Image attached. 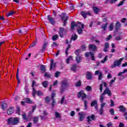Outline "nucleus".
Wrapping results in <instances>:
<instances>
[{"instance_id": "nucleus-1", "label": "nucleus", "mask_w": 127, "mask_h": 127, "mask_svg": "<svg viewBox=\"0 0 127 127\" xmlns=\"http://www.w3.org/2000/svg\"><path fill=\"white\" fill-rule=\"evenodd\" d=\"M77 26L78 28L77 30V32L79 34H81L83 33V28H84V24L81 23L80 22H77V23L74 22H71V29L73 30L74 28Z\"/></svg>"}, {"instance_id": "nucleus-2", "label": "nucleus", "mask_w": 127, "mask_h": 127, "mask_svg": "<svg viewBox=\"0 0 127 127\" xmlns=\"http://www.w3.org/2000/svg\"><path fill=\"white\" fill-rule=\"evenodd\" d=\"M77 98H81V100L83 101L84 104V109L87 110V101L86 100H85V99L87 98V95H86V94L84 93V91H81L78 92L77 94Z\"/></svg>"}, {"instance_id": "nucleus-3", "label": "nucleus", "mask_w": 127, "mask_h": 127, "mask_svg": "<svg viewBox=\"0 0 127 127\" xmlns=\"http://www.w3.org/2000/svg\"><path fill=\"white\" fill-rule=\"evenodd\" d=\"M69 87V83L66 80H63L62 81V85L61 87L60 93L63 94L66 91V89Z\"/></svg>"}, {"instance_id": "nucleus-4", "label": "nucleus", "mask_w": 127, "mask_h": 127, "mask_svg": "<svg viewBox=\"0 0 127 127\" xmlns=\"http://www.w3.org/2000/svg\"><path fill=\"white\" fill-rule=\"evenodd\" d=\"M7 123L9 125H11V126H16L17 124L19 123V118H9L8 119Z\"/></svg>"}, {"instance_id": "nucleus-5", "label": "nucleus", "mask_w": 127, "mask_h": 127, "mask_svg": "<svg viewBox=\"0 0 127 127\" xmlns=\"http://www.w3.org/2000/svg\"><path fill=\"white\" fill-rule=\"evenodd\" d=\"M124 60V58L120 59L118 61H116L114 62V64L111 65V68H116L117 66L118 67H121V65L122 64V61Z\"/></svg>"}, {"instance_id": "nucleus-6", "label": "nucleus", "mask_w": 127, "mask_h": 127, "mask_svg": "<svg viewBox=\"0 0 127 127\" xmlns=\"http://www.w3.org/2000/svg\"><path fill=\"white\" fill-rule=\"evenodd\" d=\"M60 16L61 17L62 20L63 21H64V26H65L66 25V24L67 22V20H68V17L66 16V14L65 13H62L61 15H60Z\"/></svg>"}, {"instance_id": "nucleus-7", "label": "nucleus", "mask_w": 127, "mask_h": 127, "mask_svg": "<svg viewBox=\"0 0 127 127\" xmlns=\"http://www.w3.org/2000/svg\"><path fill=\"white\" fill-rule=\"evenodd\" d=\"M59 33L60 34V37L62 38L64 36V35L66 34V30H65L64 28L61 27L60 28V31Z\"/></svg>"}, {"instance_id": "nucleus-8", "label": "nucleus", "mask_w": 127, "mask_h": 127, "mask_svg": "<svg viewBox=\"0 0 127 127\" xmlns=\"http://www.w3.org/2000/svg\"><path fill=\"white\" fill-rule=\"evenodd\" d=\"M94 75H99L98 80H101L103 78V72L101 70H96L94 73Z\"/></svg>"}, {"instance_id": "nucleus-9", "label": "nucleus", "mask_w": 127, "mask_h": 127, "mask_svg": "<svg viewBox=\"0 0 127 127\" xmlns=\"http://www.w3.org/2000/svg\"><path fill=\"white\" fill-rule=\"evenodd\" d=\"M85 57L88 58V57H90L91 56L92 60L93 61H95V57L94 56V54L92 52H87L85 53Z\"/></svg>"}, {"instance_id": "nucleus-10", "label": "nucleus", "mask_w": 127, "mask_h": 127, "mask_svg": "<svg viewBox=\"0 0 127 127\" xmlns=\"http://www.w3.org/2000/svg\"><path fill=\"white\" fill-rule=\"evenodd\" d=\"M103 95H108V96H112V93L111 92V90L109 89V88L106 87L105 90L103 92Z\"/></svg>"}, {"instance_id": "nucleus-11", "label": "nucleus", "mask_w": 127, "mask_h": 127, "mask_svg": "<svg viewBox=\"0 0 127 127\" xmlns=\"http://www.w3.org/2000/svg\"><path fill=\"white\" fill-rule=\"evenodd\" d=\"M47 18L51 24H55V20L53 17H51L50 15H48Z\"/></svg>"}, {"instance_id": "nucleus-12", "label": "nucleus", "mask_w": 127, "mask_h": 127, "mask_svg": "<svg viewBox=\"0 0 127 127\" xmlns=\"http://www.w3.org/2000/svg\"><path fill=\"white\" fill-rule=\"evenodd\" d=\"M95 119V115H92L90 116L87 117V122L89 124L92 122V121H94Z\"/></svg>"}, {"instance_id": "nucleus-13", "label": "nucleus", "mask_w": 127, "mask_h": 127, "mask_svg": "<svg viewBox=\"0 0 127 127\" xmlns=\"http://www.w3.org/2000/svg\"><path fill=\"white\" fill-rule=\"evenodd\" d=\"M118 109H119V111L121 112V113H125V112L127 111V108L125 107L124 105L119 106Z\"/></svg>"}, {"instance_id": "nucleus-14", "label": "nucleus", "mask_w": 127, "mask_h": 127, "mask_svg": "<svg viewBox=\"0 0 127 127\" xmlns=\"http://www.w3.org/2000/svg\"><path fill=\"white\" fill-rule=\"evenodd\" d=\"M88 48L89 50H91V51H95V50L97 49V46L93 44H89L88 46Z\"/></svg>"}, {"instance_id": "nucleus-15", "label": "nucleus", "mask_w": 127, "mask_h": 127, "mask_svg": "<svg viewBox=\"0 0 127 127\" xmlns=\"http://www.w3.org/2000/svg\"><path fill=\"white\" fill-rule=\"evenodd\" d=\"M1 109L3 111H5L6 109H7V104L4 102H2L1 104Z\"/></svg>"}, {"instance_id": "nucleus-16", "label": "nucleus", "mask_w": 127, "mask_h": 127, "mask_svg": "<svg viewBox=\"0 0 127 127\" xmlns=\"http://www.w3.org/2000/svg\"><path fill=\"white\" fill-rule=\"evenodd\" d=\"M81 15L84 17V18H87V15H91V13L90 12H85V11L81 12Z\"/></svg>"}, {"instance_id": "nucleus-17", "label": "nucleus", "mask_w": 127, "mask_h": 127, "mask_svg": "<svg viewBox=\"0 0 127 127\" xmlns=\"http://www.w3.org/2000/svg\"><path fill=\"white\" fill-rule=\"evenodd\" d=\"M14 112V110L13 109V107H10L9 109L7 111V114L8 115H11L13 114Z\"/></svg>"}, {"instance_id": "nucleus-18", "label": "nucleus", "mask_w": 127, "mask_h": 127, "mask_svg": "<svg viewBox=\"0 0 127 127\" xmlns=\"http://www.w3.org/2000/svg\"><path fill=\"white\" fill-rule=\"evenodd\" d=\"M86 79L87 80H91L92 79V72L90 71L86 72Z\"/></svg>"}, {"instance_id": "nucleus-19", "label": "nucleus", "mask_w": 127, "mask_h": 127, "mask_svg": "<svg viewBox=\"0 0 127 127\" xmlns=\"http://www.w3.org/2000/svg\"><path fill=\"white\" fill-rule=\"evenodd\" d=\"M103 86H104V87H107V83L103 82L102 83L100 84V91L101 93H102V92H103Z\"/></svg>"}, {"instance_id": "nucleus-20", "label": "nucleus", "mask_w": 127, "mask_h": 127, "mask_svg": "<svg viewBox=\"0 0 127 127\" xmlns=\"http://www.w3.org/2000/svg\"><path fill=\"white\" fill-rule=\"evenodd\" d=\"M97 104H98V103L97 102V101L94 100L91 103V107H94L95 106V108L97 110V109H98Z\"/></svg>"}, {"instance_id": "nucleus-21", "label": "nucleus", "mask_w": 127, "mask_h": 127, "mask_svg": "<svg viewBox=\"0 0 127 127\" xmlns=\"http://www.w3.org/2000/svg\"><path fill=\"white\" fill-rule=\"evenodd\" d=\"M93 10L94 12L95 13H96V14H98L99 13L100 10H101L100 9H99V8H98V7H93Z\"/></svg>"}, {"instance_id": "nucleus-22", "label": "nucleus", "mask_w": 127, "mask_h": 127, "mask_svg": "<svg viewBox=\"0 0 127 127\" xmlns=\"http://www.w3.org/2000/svg\"><path fill=\"white\" fill-rule=\"evenodd\" d=\"M51 66H50V70L53 69L55 67V64H54V61L53 60H51Z\"/></svg>"}, {"instance_id": "nucleus-23", "label": "nucleus", "mask_w": 127, "mask_h": 127, "mask_svg": "<svg viewBox=\"0 0 127 127\" xmlns=\"http://www.w3.org/2000/svg\"><path fill=\"white\" fill-rule=\"evenodd\" d=\"M107 26H108V24L104 23L102 25L101 28V29H103L104 31H105V30H107Z\"/></svg>"}, {"instance_id": "nucleus-24", "label": "nucleus", "mask_w": 127, "mask_h": 127, "mask_svg": "<svg viewBox=\"0 0 127 127\" xmlns=\"http://www.w3.org/2000/svg\"><path fill=\"white\" fill-rule=\"evenodd\" d=\"M78 115L79 116V121H80V122H82V121L84 120V113L82 112L79 113H78Z\"/></svg>"}, {"instance_id": "nucleus-25", "label": "nucleus", "mask_w": 127, "mask_h": 127, "mask_svg": "<svg viewBox=\"0 0 127 127\" xmlns=\"http://www.w3.org/2000/svg\"><path fill=\"white\" fill-rule=\"evenodd\" d=\"M55 117L56 119H61V114L58 112H55Z\"/></svg>"}, {"instance_id": "nucleus-26", "label": "nucleus", "mask_w": 127, "mask_h": 127, "mask_svg": "<svg viewBox=\"0 0 127 127\" xmlns=\"http://www.w3.org/2000/svg\"><path fill=\"white\" fill-rule=\"evenodd\" d=\"M47 45H48V42H45L43 45V48H42L43 51H44L45 49H46V48H47Z\"/></svg>"}, {"instance_id": "nucleus-27", "label": "nucleus", "mask_w": 127, "mask_h": 127, "mask_svg": "<svg viewBox=\"0 0 127 127\" xmlns=\"http://www.w3.org/2000/svg\"><path fill=\"white\" fill-rule=\"evenodd\" d=\"M104 100H105V94L103 93L102 94H101L100 97V103L104 102Z\"/></svg>"}, {"instance_id": "nucleus-28", "label": "nucleus", "mask_w": 127, "mask_h": 127, "mask_svg": "<svg viewBox=\"0 0 127 127\" xmlns=\"http://www.w3.org/2000/svg\"><path fill=\"white\" fill-rule=\"evenodd\" d=\"M38 117L36 116L33 118V124H37L38 123Z\"/></svg>"}, {"instance_id": "nucleus-29", "label": "nucleus", "mask_w": 127, "mask_h": 127, "mask_svg": "<svg viewBox=\"0 0 127 127\" xmlns=\"http://www.w3.org/2000/svg\"><path fill=\"white\" fill-rule=\"evenodd\" d=\"M77 69V65L73 64L71 67V70L73 71V72H76V70Z\"/></svg>"}, {"instance_id": "nucleus-30", "label": "nucleus", "mask_w": 127, "mask_h": 127, "mask_svg": "<svg viewBox=\"0 0 127 127\" xmlns=\"http://www.w3.org/2000/svg\"><path fill=\"white\" fill-rule=\"evenodd\" d=\"M81 60H82V58H81L79 56H77L76 58V61L77 63H80V62H81Z\"/></svg>"}, {"instance_id": "nucleus-31", "label": "nucleus", "mask_w": 127, "mask_h": 127, "mask_svg": "<svg viewBox=\"0 0 127 127\" xmlns=\"http://www.w3.org/2000/svg\"><path fill=\"white\" fill-rule=\"evenodd\" d=\"M71 60H73V57L72 56H69V58H68L66 60V63L67 64H69L70 61H71Z\"/></svg>"}, {"instance_id": "nucleus-32", "label": "nucleus", "mask_w": 127, "mask_h": 127, "mask_svg": "<svg viewBox=\"0 0 127 127\" xmlns=\"http://www.w3.org/2000/svg\"><path fill=\"white\" fill-rule=\"evenodd\" d=\"M85 90L86 91H87L88 92H90L91 91H92V88L91 86H90L89 85H87L86 88H85Z\"/></svg>"}, {"instance_id": "nucleus-33", "label": "nucleus", "mask_w": 127, "mask_h": 127, "mask_svg": "<svg viewBox=\"0 0 127 127\" xmlns=\"http://www.w3.org/2000/svg\"><path fill=\"white\" fill-rule=\"evenodd\" d=\"M48 81H45L42 83V85L44 87V88H47V86H48Z\"/></svg>"}, {"instance_id": "nucleus-34", "label": "nucleus", "mask_w": 127, "mask_h": 127, "mask_svg": "<svg viewBox=\"0 0 127 127\" xmlns=\"http://www.w3.org/2000/svg\"><path fill=\"white\" fill-rule=\"evenodd\" d=\"M121 23L119 22H116V25L115 26L116 29H120L121 28Z\"/></svg>"}, {"instance_id": "nucleus-35", "label": "nucleus", "mask_w": 127, "mask_h": 127, "mask_svg": "<svg viewBox=\"0 0 127 127\" xmlns=\"http://www.w3.org/2000/svg\"><path fill=\"white\" fill-rule=\"evenodd\" d=\"M116 77H114V79H112L110 83H109V85L110 86H113V84H114V83H115V81H116Z\"/></svg>"}, {"instance_id": "nucleus-36", "label": "nucleus", "mask_w": 127, "mask_h": 127, "mask_svg": "<svg viewBox=\"0 0 127 127\" xmlns=\"http://www.w3.org/2000/svg\"><path fill=\"white\" fill-rule=\"evenodd\" d=\"M24 90L26 92V94L28 95L29 94V89H28V87H27V86H26L24 87Z\"/></svg>"}, {"instance_id": "nucleus-37", "label": "nucleus", "mask_w": 127, "mask_h": 127, "mask_svg": "<svg viewBox=\"0 0 127 127\" xmlns=\"http://www.w3.org/2000/svg\"><path fill=\"white\" fill-rule=\"evenodd\" d=\"M77 38H78V36H77V35H76L75 34H74L72 36L71 39H72V40H74V41H75V40H76V39H77Z\"/></svg>"}, {"instance_id": "nucleus-38", "label": "nucleus", "mask_w": 127, "mask_h": 127, "mask_svg": "<svg viewBox=\"0 0 127 127\" xmlns=\"http://www.w3.org/2000/svg\"><path fill=\"white\" fill-rule=\"evenodd\" d=\"M109 112L110 113L111 116H115V110L114 109H110Z\"/></svg>"}, {"instance_id": "nucleus-39", "label": "nucleus", "mask_w": 127, "mask_h": 127, "mask_svg": "<svg viewBox=\"0 0 127 127\" xmlns=\"http://www.w3.org/2000/svg\"><path fill=\"white\" fill-rule=\"evenodd\" d=\"M36 43L37 42L36 41H34L33 42V43H32V44L31 45L29 46V48H32V47H34V46H35L36 45Z\"/></svg>"}, {"instance_id": "nucleus-40", "label": "nucleus", "mask_w": 127, "mask_h": 127, "mask_svg": "<svg viewBox=\"0 0 127 127\" xmlns=\"http://www.w3.org/2000/svg\"><path fill=\"white\" fill-rule=\"evenodd\" d=\"M36 93H37V92H36L35 89H34V88H33L32 95L33 97H34V98H35V95H36Z\"/></svg>"}, {"instance_id": "nucleus-41", "label": "nucleus", "mask_w": 127, "mask_h": 127, "mask_svg": "<svg viewBox=\"0 0 127 127\" xmlns=\"http://www.w3.org/2000/svg\"><path fill=\"white\" fill-rule=\"evenodd\" d=\"M13 14H14V11H11L10 12L8 13V14H6L7 16H10Z\"/></svg>"}, {"instance_id": "nucleus-42", "label": "nucleus", "mask_w": 127, "mask_h": 127, "mask_svg": "<svg viewBox=\"0 0 127 127\" xmlns=\"http://www.w3.org/2000/svg\"><path fill=\"white\" fill-rule=\"evenodd\" d=\"M113 29H114V24L112 23L109 26V30L113 31Z\"/></svg>"}, {"instance_id": "nucleus-43", "label": "nucleus", "mask_w": 127, "mask_h": 127, "mask_svg": "<svg viewBox=\"0 0 127 127\" xmlns=\"http://www.w3.org/2000/svg\"><path fill=\"white\" fill-rule=\"evenodd\" d=\"M71 47V45H68L67 47L66 48L65 50V54L66 55H68V50H69V49Z\"/></svg>"}, {"instance_id": "nucleus-44", "label": "nucleus", "mask_w": 127, "mask_h": 127, "mask_svg": "<svg viewBox=\"0 0 127 127\" xmlns=\"http://www.w3.org/2000/svg\"><path fill=\"white\" fill-rule=\"evenodd\" d=\"M34 86H36V87H37L38 85L36 84V82H35V81H33L32 82V88H34Z\"/></svg>"}, {"instance_id": "nucleus-45", "label": "nucleus", "mask_w": 127, "mask_h": 127, "mask_svg": "<svg viewBox=\"0 0 127 127\" xmlns=\"http://www.w3.org/2000/svg\"><path fill=\"white\" fill-rule=\"evenodd\" d=\"M41 70L42 71H43L44 72H45L46 71V69H45V65H42L41 66Z\"/></svg>"}, {"instance_id": "nucleus-46", "label": "nucleus", "mask_w": 127, "mask_h": 127, "mask_svg": "<svg viewBox=\"0 0 127 127\" xmlns=\"http://www.w3.org/2000/svg\"><path fill=\"white\" fill-rule=\"evenodd\" d=\"M81 85V81H78L76 84H75V87H80Z\"/></svg>"}, {"instance_id": "nucleus-47", "label": "nucleus", "mask_w": 127, "mask_h": 127, "mask_svg": "<svg viewBox=\"0 0 127 127\" xmlns=\"http://www.w3.org/2000/svg\"><path fill=\"white\" fill-rule=\"evenodd\" d=\"M99 113H100V115H101V116H102V115L104 114V109L100 108L99 110Z\"/></svg>"}, {"instance_id": "nucleus-48", "label": "nucleus", "mask_w": 127, "mask_h": 127, "mask_svg": "<svg viewBox=\"0 0 127 127\" xmlns=\"http://www.w3.org/2000/svg\"><path fill=\"white\" fill-rule=\"evenodd\" d=\"M125 1H126V0H123V1H121L118 5V6H121V5H123L124 3H125Z\"/></svg>"}, {"instance_id": "nucleus-49", "label": "nucleus", "mask_w": 127, "mask_h": 127, "mask_svg": "<svg viewBox=\"0 0 127 127\" xmlns=\"http://www.w3.org/2000/svg\"><path fill=\"white\" fill-rule=\"evenodd\" d=\"M51 75L50 74L49 72L45 73V77H47V78H50Z\"/></svg>"}, {"instance_id": "nucleus-50", "label": "nucleus", "mask_w": 127, "mask_h": 127, "mask_svg": "<svg viewBox=\"0 0 127 127\" xmlns=\"http://www.w3.org/2000/svg\"><path fill=\"white\" fill-rule=\"evenodd\" d=\"M26 103H28V104H31V100L29 98H26L25 99Z\"/></svg>"}, {"instance_id": "nucleus-51", "label": "nucleus", "mask_w": 127, "mask_h": 127, "mask_svg": "<svg viewBox=\"0 0 127 127\" xmlns=\"http://www.w3.org/2000/svg\"><path fill=\"white\" fill-rule=\"evenodd\" d=\"M57 38H58V35H55L53 36V40L54 41H55V40H56V39H57Z\"/></svg>"}, {"instance_id": "nucleus-52", "label": "nucleus", "mask_w": 127, "mask_h": 127, "mask_svg": "<svg viewBox=\"0 0 127 127\" xmlns=\"http://www.w3.org/2000/svg\"><path fill=\"white\" fill-rule=\"evenodd\" d=\"M110 107H114V106H115V102H114L113 100H110Z\"/></svg>"}, {"instance_id": "nucleus-53", "label": "nucleus", "mask_w": 127, "mask_h": 127, "mask_svg": "<svg viewBox=\"0 0 127 127\" xmlns=\"http://www.w3.org/2000/svg\"><path fill=\"white\" fill-rule=\"evenodd\" d=\"M55 96H56V92L54 91L52 93V99H54V98H55Z\"/></svg>"}, {"instance_id": "nucleus-54", "label": "nucleus", "mask_w": 127, "mask_h": 127, "mask_svg": "<svg viewBox=\"0 0 127 127\" xmlns=\"http://www.w3.org/2000/svg\"><path fill=\"white\" fill-rule=\"evenodd\" d=\"M59 75H60V72L57 71L55 74V77H56V78H58V77H59Z\"/></svg>"}, {"instance_id": "nucleus-55", "label": "nucleus", "mask_w": 127, "mask_h": 127, "mask_svg": "<svg viewBox=\"0 0 127 127\" xmlns=\"http://www.w3.org/2000/svg\"><path fill=\"white\" fill-rule=\"evenodd\" d=\"M23 119V120H25V121H28V119L26 118V114H24L22 115Z\"/></svg>"}, {"instance_id": "nucleus-56", "label": "nucleus", "mask_w": 127, "mask_h": 127, "mask_svg": "<svg viewBox=\"0 0 127 127\" xmlns=\"http://www.w3.org/2000/svg\"><path fill=\"white\" fill-rule=\"evenodd\" d=\"M80 53H81V50H77L75 52V54H76V55H77V56H78V55L80 54Z\"/></svg>"}, {"instance_id": "nucleus-57", "label": "nucleus", "mask_w": 127, "mask_h": 127, "mask_svg": "<svg viewBox=\"0 0 127 127\" xmlns=\"http://www.w3.org/2000/svg\"><path fill=\"white\" fill-rule=\"evenodd\" d=\"M81 49L82 51H86V45H83L81 46Z\"/></svg>"}, {"instance_id": "nucleus-58", "label": "nucleus", "mask_w": 127, "mask_h": 127, "mask_svg": "<svg viewBox=\"0 0 127 127\" xmlns=\"http://www.w3.org/2000/svg\"><path fill=\"white\" fill-rule=\"evenodd\" d=\"M104 107H106V103L102 102L101 104V108L104 109Z\"/></svg>"}, {"instance_id": "nucleus-59", "label": "nucleus", "mask_w": 127, "mask_h": 127, "mask_svg": "<svg viewBox=\"0 0 127 127\" xmlns=\"http://www.w3.org/2000/svg\"><path fill=\"white\" fill-rule=\"evenodd\" d=\"M110 47V45H109V43L106 42L105 44V48H109Z\"/></svg>"}, {"instance_id": "nucleus-60", "label": "nucleus", "mask_w": 127, "mask_h": 127, "mask_svg": "<svg viewBox=\"0 0 127 127\" xmlns=\"http://www.w3.org/2000/svg\"><path fill=\"white\" fill-rule=\"evenodd\" d=\"M111 38H112V35H109V36H108L106 38V41H109V40H110L111 39Z\"/></svg>"}, {"instance_id": "nucleus-61", "label": "nucleus", "mask_w": 127, "mask_h": 127, "mask_svg": "<svg viewBox=\"0 0 127 127\" xmlns=\"http://www.w3.org/2000/svg\"><path fill=\"white\" fill-rule=\"evenodd\" d=\"M37 94L38 96H42V92H41V91H38L37 92Z\"/></svg>"}, {"instance_id": "nucleus-62", "label": "nucleus", "mask_w": 127, "mask_h": 127, "mask_svg": "<svg viewBox=\"0 0 127 127\" xmlns=\"http://www.w3.org/2000/svg\"><path fill=\"white\" fill-rule=\"evenodd\" d=\"M64 100H65V96H63L61 100V104H63V103H64Z\"/></svg>"}, {"instance_id": "nucleus-63", "label": "nucleus", "mask_w": 127, "mask_h": 127, "mask_svg": "<svg viewBox=\"0 0 127 127\" xmlns=\"http://www.w3.org/2000/svg\"><path fill=\"white\" fill-rule=\"evenodd\" d=\"M108 58V56H106L104 58V60L103 61H101V63H104L105 61H107Z\"/></svg>"}, {"instance_id": "nucleus-64", "label": "nucleus", "mask_w": 127, "mask_h": 127, "mask_svg": "<svg viewBox=\"0 0 127 127\" xmlns=\"http://www.w3.org/2000/svg\"><path fill=\"white\" fill-rule=\"evenodd\" d=\"M57 85H58V80H56L54 82L53 86H57Z\"/></svg>"}]
</instances>
